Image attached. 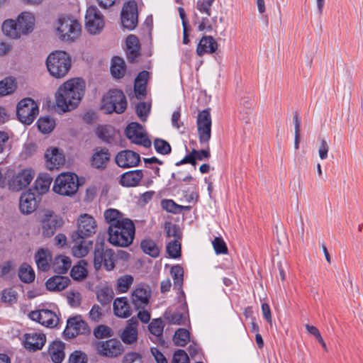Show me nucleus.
<instances>
[{"mask_svg": "<svg viewBox=\"0 0 363 363\" xmlns=\"http://www.w3.org/2000/svg\"><path fill=\"white\" fill-rule=\"evenodd\" d=\"M104 219L108 227V240L118 247H128L132 243L135 235L134 223L125 218L118 210L108 208L104 211Z\"/></svg>", "mask_w": 363, "mask_h": 363, "instance_id": "nucleus-1", "label": "nucleus"}, {"mask_svg": "<svg viewBox=\"0 0 363 363\" xmlns=\"http://www.w3.org/2000/svg\"><path fill=\"white\" fill-rule=\"evenodd\" d=\"M86 354L80 351L73 352L69 359V363H86Z\"/></svg>", "mask_w": 363, "mask_h": 363, "instance_id": "nucleus-64", "label": "nucleus"}, {"mask_svg": "<svg viewBox=\"0 0 363 363\" xmlns=\"http://www.w3.org/2000/svg\"><path fill=\"white\" fill-rule=\"evenodd\" d=\"M67 300L72 307H78L81 304L82 295L78 291L69 290L67 292Z\"/></svg>", "mask_w": 363, "mask_h": 363, "instance_id": "nucleus-56", "label": "nucleus"}, {"mask_svg": "<svg viewBox=\"0 0 363 363\" xmlns=\"http://www.w3.org/2000/svg\"><path fill=\"white\" fill-rule=\"evenodd\" d=\"M46 167L50 170L58 169L65 162L63 152L56 147H48L45 152Z\"/></svg>", "mask_w": 363, "mask_h": 363, "instance_id": "nucleus-16", "label": "nucleus"}, {"mask_svg": "<svg viewBox=\"0 0 363 363\" xmlns=\"http://www.w3.org/2000/svg\"><path fill=\"white\" fill-rule=\"evenodd\" d=\"M96 350L100 355L107 357H116L123 352L122 344L116 339L101 341L96 345Z\"/></svg>", "mask_w": 363, "mask_h": 363, "instance_id": "nucleus-15", "label": "nucleus"}, {"mask_svg": "<svg viewBox=\"0 0 363 363\" xmlns=\"http://www.w3.org/2000/svg\"><path fill=\"white\" fill-rule=\"evenodd\" d=\"M94 335L96 338L101 339L112 336V331L109 327L101 325L94 329Z\"/></svg>", "mask_w": 363, "mask_h": 363, "instance_id": "nucleus-59", "label": "nucleus"}, {"mask_svg": "<svg viewBox=\"0 0 363 363\" xmlns=\"http://www.w3.org/2000/svg\"><path fill=\"white\" fill-rule=\"evenodd\" d=\"M38 206L35 194L31 189L23 193L19 199V208L22 213L29 214L33 212Z\"/></svg>", "mask_w": 363, "mask_h": 363, "instance_id": "nucleus-20", "label": "nucleus"}, {"mask_svg": "<svg viewBox=\"0 0 363 363\" xmlns=\"http://www.w3.org/2000/svg\"><path fill=\"white\" fill-rule=\"evenodd\" d=\"M171 274L174 280V288L180 290L184 280L183 268L179 264L173 266L171 269Z\"/></svg>", "mask_w": 363, "mask_h": 363, "instance_id": "nucleus-48", "label": "nucleus"}, {"mask_svg": "<svg viewBox=\"0 0 363 363\" xmlns=\"http://www.w3.org/2000/svg\"><path fill=\"white\" fill-rule=\"evenodd\" d=\"M121 338L125 343L130 344L136 341V318L133 317L128 320Z\"/></svg>", "mask_w": 363, "mask_h": 363, "instance_id": "nucleus-31", "label": "nucleus"}, {"mask_svg": "<svg viewBox=\"0 0 363 363\" xmlns=\"http://www.w3.org/2000/svg\"><path fill=\"white\" fill-rule=\"evenodd\" d=\"M55 28L58 38L66 42L75 40L79 37L82 31L79 22L66 16L57 18Z\"/></svg>", "mask_w": 363, "mask_h": 363, "instance_id": "nucleus-4", "label": "nucleus"}, {"mask_svg": "<svg viewBox=\"0 0 363 363\" xmlns=\"http://www.w3.org/2000/svg\"><path fill=\"white\" fill-rule=\"evenodd\" d=\"M127 106L123 93L118 89L108 91L103 97L101 109L106 113H123Z\"/></svg>", "mask_w": 363, "mask_h": 363, "instance_id": "nucleus-6", "label": "nucleus"}, {"mask_svg": "<svg viewBox=\"0 0 363 363\" xmlns=\"http://www.w3.org/2000/svg\"><path fill=\"white\" fill-rule=\"evenodd\" d=\"M172 363H189L187 353L183 350H177L173 354Z\"/></svg>", "mask_w": 363, "mask_h": 363, "instance_id": "nucleus-61", "label": "nucleus"}, {"mask_svg": "<svg viewBox=\"0 0 363 363\" xmlns=\"http://www.w3.org/2000/svg\"><path fill=\"white\" fill-rule=\"evenodd\" d=\"M86 238L78 234L72 235V251L74 257H83L89 252L91 242Z\"/></svg>", "mask_w": 363, "mask_h": 363, "instance_id": "nucleus-21", "label": "nucleus"}, {"mask_svg": "<svg viewBox=\"0 0 363 363\" xmlns=\"http://www.w3.org/2000/svg\"><path fill=\"white\" fill-rule=\"evenodd\" d=\"M48 353L54 363H61L65 359V344L61 341H54L49 347Z\"/></svg>", "mask_w": 363, "mask_h": 363, "instance_id": "nucleus-29", "label": "nucleus"}, {"mask_svg": "<svg viewBox=\"0 0 363 363\" xmlns=\"http://www.w3.org/2000/svg\"><path fill=\"white\" fill-rule=\"evenodd\" d=\"M212 245L217 255H225L228 253L227 245L222 238L216 237L214 240L212 241Z\"/></svg>", "mask_w": 363, "mask_h": 363, "instance_id": "nucleus-57", "label": "nucleus"}, {"mask_svg": "<svg viewBox=\"0 0 363 363\" xmlns=\"http://www.w3.org/2000/svg\"><path fill=\"white\" fill-rule=\"evenodd\" d=\"M1 30L5 36L11 40H18L22 34L18 28L16 19H6L1 25Z\"/></svg>", "mask_w": 363, "mask_h": 363, "instance_id": "nucleus-23", "label": "nucleus"}, {"mask_svg": "<svg viewBox=\"0 0 363 363\" xmlns=\"http://www.w3.org/2000/svg\"><path fill=\"white\" fill-rule=\"evenodd\" d=\"M35 262L38 269L47 271L50 267L51 255L47 250L40 249L35 256Z\"/></svg>", "mask_w": 363, "mask_h": 363, "instance_id": "nucleus-38", "label": "nucleus"}, {"mask_svg": "<svg viewBox=\"0 0 363 363\" xmlns=\"http://www.w3.org/2000/svg\"><path fill=\"white\" fill-rule=\"evenodd\" d=\"M164 327V324L161 318L153 319L148 325L150 333L155 335L162 345L165 343L164 340L162 338Z\"/></svg>", "mask_w": 363, "mask_h": 363, "instance_id": "nucleus-39", "label": "nucleus"}, {"mask_svg": "<svg viewBox=\"0 0 363 363\" xmlns=\"http://www.w3.org/2000/svg\"><path fill=\"white\" fill-rule=\"evenodd\" d=\"M16 89L15 80L11 77H6L0 81V96L11 94Z\"/></svg>", "mask_w": 363, "mask_h": 363, "instance_id": "nucleus-45", "label": "nucleus"}, {"mask_svg": "<svg viewBox=\"0 0 363 363\" xmlns=\"http://www.w3.org/2000/svg\"><path fill=\"white\" fill-rule=\"evenodd\" d=\"M215 0H199L196 2V9L201 13L211 16V7Z\"/></svg>", "mask_w": 363, "mask_h": 363, "instance_id": "nucleus-58", "label": "nucleus"}, {"mask_svg": "<svg viewBox=\"0 0 363 363\" xmlns=\"http://www.w3.org/2000/svg\"><path fill=\"white\" fill-rule=\"evenodd\" d=\"M1 299L5 303H13L17 299V293L12 289H6L2 291Z\"/></svg>", "mask_w": 363, "mask_h": 363, "instance_id": "nucleus-62", "label": "nucleus"}, {"mask_svg": "<svg viewBox=\"0 0 363 363\" xmlns=\"http://www.w3.org/2000/svg\"><path fill=\"white\" fill-rule=\"evenodd\" d=\"M16 21L23 36L28 35L35 29V18L30 12L21 13L16 18Z\"/></svg>", "mask_w": 363, "mask_h": 363, "instance_id": "nucleus-19", "label": "nucleus"}, {"mask_svg": "<svg viewBox=\"0 0 363 363\" xmlns=\"http://www.w3.org/2000/svg\"><path fill=\"white\" fill-rule=\"evenodd\" d=\"M125 134L128 140L133 143H136V123L132 122L125 130Z\"/></svg>", "mask_w": 363, "mask_h": 363, "instance_id": "nucleus-63", "label": "nucleus"}, {"mask_svg": "<svg viewBox=\"0 0 363 363\" xmlns=\"http://www.w3.org/2000/svg\"><path fill=\"white\" fill-rule=\"evenodd\" d=\"M86 264L84 260L79 261L77 265H74L71 270V277L77 281L84 279L87 276V270L85 267Z\"/></svg>", "mask_w": 363, "mask_h": 363, "instance_id": "nucleus-46", "label": "nucleus"}, {"mask_svg": "<svg viewBox=\"0 0 363 363\" xmlns=\"http://www.w3.org/2000/svg\"><path fill=\"white\" fill-rule=\"evenodd\" d=\"M46 338L44 334L31 333L26 335L25 347L30 350H40L45 345Z\"/></svg>", "mask_w": 363, "mask_h": 363, "instance_id": "nucleus-25", "label": "nucleus"}, {"mask_svg": "<svg viewBox=\"0 0 363 363\" xmlns=\"http://www.w3.org/2000/svg\"><path fill=\"white\" fill-rule=\"evenodd\" d=\"M305 327H306V329L307 330V331L310 334L315 336V337L317 339L318 342L321 345V346L323 347L324 350L327 351L328 349H327L326 344H325V341L323 340L318 328L313 325H310L308 324H306Z\"/></svg>", "mask_w": 363, "mask_h": 363, "instance_id": "nucleus-60", "label": "nucleus"}, {"mask_svg": "<svg viewBox=\"0 0 363 363\" xmlns=\"http://www.w3.org/2000/svg\"><path fill=\"white\" fill-rule=\"evenodd\" d=\"M55 123L53 118L45 116L42 117L38 121V127L43 133H49L55 128Z\"/></svg>", "mask_w": 363, "mask_h": 363, "instance_id": "nucleus-49", "label": "nucleus"}, {"mask_svg": "<svg viewBox=\"0 0 363 363\" xmlns=\"http://www.w3.org/2000/svg\"><path fill=\"white\" fill-rule=\"evenodd\" d=\"M166 251L170 257L179 258L182 256L181 243L177 240L170 241L167 244Z\"/></svg>", "mask_w": 363, "mask_h": 363, "instance_id": "nucleus-50", "label": "nucleus"}, {"mask_svg": "<svg viewBox=\"0 0 363 363\" xmlns=\"http://www.w3.org/2000/svg\"><path fill=\"white\" fill-rule=\"evenodd\" d=\"M133 277L130 275H124L117 280L116 289L120 293L126 292L133 282Z\"/></svg>", "mask_w": 363, "mask_h": 363, "instance_id": "nucleus-52", "label": "nucleus"}, {"mask_svg": "<svg viewBox=\"0 0 363 363\" xmlns=\"http://www.w3.org/2000/svg\"><path fill=\"white\" fill-rule=\"evenodd\" d=\"M72 264L69 257L65 255L57 256L52 263L53 271L60 274L67 273Z\"/></svg>", "mask_w": 363, "mask_h": 363, "instance_id": "nucleus-37", "label": "nucleus"}, {"mask_svg": "<svg viewBox=\"0 0 363 363\" xmlns=\"http://www.w3.org/2000/svg\"><path fill=\"white\" fill-rule=\"evenodd\" d=\"M121 23L123 28L133 30L136 28V1L130 0L124 3L121 11Z\"/></svg>", "mask_w": 363, "mask_h": 363, "instance_id": "nucleus-11", "label": "nucleus"}, {"mask_svg": "<svg viewBox=\"0 0 363 363\" xmlns=\"http://www.w3.org/2000/svg\"><path fill=\"white\" fill-rule=\"evenodd\" d=\"M152 110V100L147 101H138V118L143 123L147 121V118Z\"/></svg>", "mask_w": 363, "mask_h": 363, "instance_id": "nucleus-40", "label": "nucleus"}, {"mask_svg": "<svg viewBox=\"0 0 363 363\" xmlns=\"http://www.w3.org/2000/svg\"><path fill=\"white\" fill-rule=\"evenodd\" d=\"M114 296V292L111 287L104 286L99 289L96 292L97 300L102 304L109 303Z\"/></svg>", "mask_w": 363, "mask_h": 363, "instance_id": "nucleus-44", "label": "nucleus"}, {"mask_svg": "<svg viewBox=\"0 0 363 363\" xmlns=\"http://www.w3.org/2000/svg\"><path fill=\"white\" fill-rule=\"evenodd\" d=\"M34 175V172L29 169L18 172L9 180V189L13 191H19L26 188L33 180Z\"/></svg>", "mask_w": 363, "mask_h": 363, "instance_id": "nucleus-12", "label": "nucleus"}, {"mask_svg": "<svg viewBox=\"0 0 363 363\" xmlns=\"http://www.w3.org/2000/svg\"><path fill=\"white\" fill-rule=\"evenodd\" d=\"M121 183L124 186H136V170H131L124 173L121 176Z\"/></svg>", "mask_w": 363, "mask_h": 363, "instance_id": "nucleus-55", "label": "nucleus"}, {"mask_svg": "<svg viewBox=\"0 0 363 363\" xmlns=\"http://www.w3.org/2000/svg\"><path fill=\"white\" fill-rule=\"evenodd\" d=\"M40 225L43 235L50 237L61 225V220L53 212L47 210L41 215Z\"/></svg>", "mask_w": 363, "mask_h": 363, "instance_id": "nucleus-14", "label": "nucleus"}, {"mask_svg": "<svg viewBox=\"0 0 363 363\" xmlns=\"http://www.w3.org/2000/svg\"><path fill=\"white\" fill-rule=\"evenodd\" d=\"M138 145L145 148H150L152 146L150 135L145 127L139 123H138Z\"/></svg>", "mask_w": 363, "mask_h": 363, "instance_id": "nucleus-43", "label": "nucleus"}, {"mask_svg": "<svg viewBox=\"0 0 363 363\" xmlns=\"http://www.w3.org/2000/svg\"><path fill=\"white\" fill-rule=\"evenodd\" d=\"M29 317L31 320L46 327L53 328L58 323V318L50 310L32 311L30 313Z\"/></svg>", "mask_w": 363, "mask_h": 363, "instance_id": "nucleus-18", "label": "nucleus"}, {"mask_svg": "<svg viewBox=\"0 0 363 363\" xmlns=\"http://www.w3.org/2000/svg\"><path fill=\"white\" fill-rule=\"evenodd\" d=\"M97 223L93 216L84 213L77 219V230L73 234H78L82 237L89 238L96 233Z\"/></svg>", "mask_w": 363, "mask_h": 363, "instance_id": "nucleus-13", "label": "nucleus"}, {"mask_svg": "<svg viewBox=\"0 0 363 363\" xmlns=\"http://www.w3.org/2000/svg\"><path fill=\"white\" fill-rule=\"evenodd\" d=\"M69 281L67 277L53 276L47 280L45 286L50 291H61L68 286Z\"/></svg>", "mask_w": 363, "mask_h": 363, "instance_id": "nucleus-27", "label": "nucleus"}, {"mask_svg": "<svg viewBox=\"0 0 363 363\" xmlns=\"http://www.w3.org/2000/svg\"><path fill=\"white\" fill-rule=\"evenodd\" d=\"M116 260V257L111 249H105L103 245H96L94 259L96 269H99L104 264L106 270H112L115 267Z\"/></svg>", "mask_w": 363, "mask_h": 363, "instance_id": "nucleus-10", "label": "nucleus"}, {"mask_svg": "<svg viewBox=\"0 0 363 363\" xmlns=\"http://www.w3.org/2000/svg\"><path fill=\"white\" fill-rule=\"evenodd\" d=\"M140 249L145 255L152 258H157L160 255V248L155 240L151 238L142 240L140 244Z\"/></svg>", "mask_w": 363, "mask_h": 363, "instance_id": "nucleus-33", "label": "nucleus"}, {"mask_svg": "<svg viewBox=\"0 0 363 363\" xmlns=\"http://www.w3.org/2000/svg\"><path fill=\"white\" fill-rule=\"evenodd\" d=\"M150 78V73L146 70L138 73V101L145 98L147 95V84Z\"/></svg>", "mask_w": 363, "mask_h": 363, "instance_id": "nucleus-36", "label": "nucleus"}, {"mask_svg": "<svg viewBox=\"0 0 363 363\" xmlns=\"http://www.w3.org/2000/svg\"><path fill=\"white\" fill-rule=\"evenodd\" d=\"M154 147L157 152L161 155H168L172 151L169 143L161 138H156L154 140Z\"/></svg>", "mask_w": 363, "mask_h": 363, "instance_id": "nucleus-53", "label": "nucleus"}, {"mask_svg": "<svg viewBox=\"0 0 363 363\" xmlns=\"http://www.w3.org/2000/svg\"><path fill=\"white\" fill-rule=\"evenodd\" d=\"M18 277L22 281L30 283L35 279V272L30 265L23 264L19 269Z\"/></svg>", "mask_w": 363, "mask_h": 363, "instance_id": "nucleus-47", "label": "nucleus"}, {"mask_svg": "<svg viewBox=\"0 0 363 363\" xmlns=\"http://www.w3.org/2000/svg\"><path fill=\"white\" fill-rule=\"evenodd\" d=\"M123 50L128 60L134 62L136 60V36L135 35L130 34L126 37Z\"/></svg>", "mask_w": 363, "mask_h": 363, "instance_id": "nucleus-35", "label": "nucleus"}, {"mask_svg": "<svg viewBox=\"0 0 363 363\" xmlns=\"http://www.w3.org/2000/svg\"><path fill=\"white\" fill-rule=\"evenodd\" d=\"M90 332L88 325L80 316H75L67 320L65 335L72 338L79 334H86Z\"/></svg>", "mask_w": 363, "mask_h": 363, "instance_id": "nucleus-17", "label": "nucleus"}, {"mask_svg": "<svg viewBox=\"0 0 363 363\" xmlns=\"http://www.w3.org/2000/svg\"><path fill=\"white\" fill-rule=\"evenodd\" d=\"M46 66L52 77L56 79L63 78L71 67V58L64 51H55L48 56Z\"/></svg>", "mask_w": 363, "mask_h": 363, "instance_id": "nucleus-3", "label": "nucleus"}, {"mask_svg": "<svg viewBox=\"0 0 363 363\" xmlns=\"http://www.w3.org/2000/svg\"><path fill=\"white\" fill-rule=\"evenodd\" d=\"M151 296V289L150 286L145 284H138V303L147 306L149 303Z\"/></svg>", "mask_w": 363, "mask_h": 363, "instance_id": "nucleus-42", "label": "nucleus"}, {"mask_svg": "<svg viewBox=\"0 0 363 363\" xmlns=\"http://www.w3.org/2000/svg\"><path fill=\"white\" fill-rule=\"evenodd\" d=\"M115 160L121 167H133L136 166V153L131 150L121 151L116 155Z\"/></svg>", "mask_w": 363, "mask_h": 363, "instance_id": "nucleus-24", "label": "nucleus"}, {"mask_svg": "<svg viewBox=\"0 0 363 363\" xmlns=\"http://www.w3.org/2000/svg\"><path fill=\"white\" fill-rule=\"evenodd\" d=\"M110 71L113 78H123L126 72V66L123 59L118 56L113 57L111 60Z\"/></svg>", "mask_w": 363, "mask_h": 363, "instance_id": "nucleus-32", "label": "nucleus"}, {"mask_svg": "<svg viewBox=\"0 0 363 363\" xmlns=\"http://www.w3.org/2000/svg\"><path fill=\"white\" fill-rule=\"evenodd\" d=\"M105 27V18L99 9L94 6L87 8L84 16V28L91 35L102 33Z\"/></svg>", "mask_w": 363, "mask_h": 363, "instance_id": "nucleus-7", "label": "nucleus"}, {"mask_svg": "<svg viewBox=\"0 0 363 363\" xmlns=\"http://www.w3.org/2000/svg\"><path fill=\"white\" fill-rule=\"evenodd\" d=\"M217 49L218 43L216 40L211 35H204L197 45L196 53L201 57L204 54L214 53Z\"/></svg>", "mask_w": 363, "mask_h": 363, "instance_id": "nucleus-22", "label": "nucleus"}, {"mask_svg": "<svg viewBox=\"0 0 363 363\" xmlns=\"http://www.w3.org/2000/svg\"><path fill=\"white\" fill-rule=\"evenodd\" d=\"M84 90L85 83L80 78L70 79L64 82L55 94L57 108L62 112L74 109L81 101Z\"/></svg>", "mask_w": 363, "mask_h": 363, "instance_id": "nucleus-2", "label": "nucleus"}, {"mask_svg": "<svg viewBox=\"0 0 363 363\" xmlns=\"http://www.w3.org/2000/svg\"><path fill=\"white\" fill-rule=\"evenodd\" d=\"M164 318L171 325H185L189 322L187 313L173 311L170 309L164 312Z\"/></svg>", "mask_w": 363, "mask_h": 363, "instance_id": "nucleus-28", "label": "nucleus"}, {"mask_svg": "<svg viewBox=\"0 0 363 363\" xmlns=\"http://www.w3.org/2000/svg\"><path fill=\"white\" fill-rule=\"evenodd\" d=\"M109 153L106 149L96 148L91 158V165L97 169H103L109 160Z\"/></svg>", "mask_w": 363, "mask_h": 363, "instance_id": "nucleus-34", "label": "nucleus"}, {"mask_svg": "<svg viewBox=\"0 0 363 363\" xmlns=\"http://www.w3.org/2000/svg\"><path fill=\"white\" fill-rule=\"evenodd\" d=\"M52 182V178L48 175L40 176L35 181V189L40 194L48 191Z\"/></svg>", "mask_w": 363, "mask_h": 363, "instance_id": "nucleus-51", "label": "nucleus"}, {"mask_svg": "<svg viewBox=\"0 0 363 363\" xmlns=\"http://www.w3.org/2000/svg\"><path fill=\"white\" fill-rule=\"evenodd\" d=\"M190 341V333L186 328L177 329L173 336V342L178 347H184Z\"/></svg>", "mask_w": 363, "mask_h": 363, "instance_id": "nucleus-41", "label": "nucleus"}, {"mask_svg": "<svg viewBox=\"0 0 363 363\" xmlns=\"http://www.w3.org/2000/svg\"><path fill=\"white\" fill-rule=\"evenodd\" d=\"M38 114V107L30 98L21 100L17 105V116L21 122L29 125Z\"/></svg>", "mask_w": 363, "mask_h": 363, "instance_id": "nucleus-8", "label": "nucleus"}, {"mask_svg": "<svg viewBox=\"0 0 363 363\" xmlns=\"http://www.w3.org/2000/svg\"><path fill=\"white\" fill-rule=\"evenodd\" d=\"M97 135L107 143H117L121 135L120 133L112 126H101L97 129Z\"/></svg>", "mask_w": 363, "mask_h": 363, "instance_id": "nucleus-26", "label": "nucleus"}, {"mask_svg": "<svg viewBox=\"0 0 363 363\" xmlns=\"http://www.w3.org/2000/svg\"><path fill=\"white\" fill-rule=\"evenodd\" d=\"M79 186V178L76 174L62 172L56 177L52 190L59 195L72 196L77 193Z\"/></svg>", "mask_w": 363, "mask_h": 363, "instance_id": "nucleus-5", "label": "nucleus"}, {"mask_svg": "<svg viewBox=\"0 0 363 363\" xmlns=\"http://www.w3.org/2000/svg\"><path fill=\"white\" fill-rule=\"evenodd\" d=\"M114 314L121 318H126L131 314L130 306L125 297L117 298L113 301Z\"/></svg>", "mask_w": 363, "mask_h": 363, "instance_id": "nucleus-30", "label": "nucleus"}, {"mask_svg": "<svg viewBox=\"0 0 363 363\" xmlns=\"http://www.w3.org/2000/svg\"><path fill=\"white\" fill-rule=\"evenodd\" d=\"M164 230L167 238L173 237L174 240H177L182 238V233L177 225L167 222L164 225Z\"/></svg>", "mask_w": 363, "mask_h": 363, "instance_id": "nucleus-54", "label": "nucleus"}, {"mask_svg": "<svg viewBox=\"0 0 363 363\" xmlns=\"http://www.w3.org/2000/svg\"><path fill=\"white\" fill-rule=\"evenodd\" d=\"M196 124L200 143L208 144L211 137V117L208 109L199 113Z\"/></svg>", "mask_w": 363, "mask_h": 363, "instance_id": "nucleus-9", "label": "nucleus"}]
</instances>
